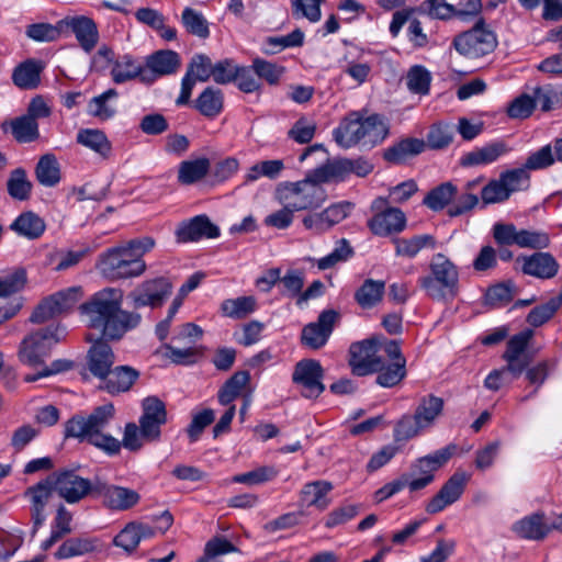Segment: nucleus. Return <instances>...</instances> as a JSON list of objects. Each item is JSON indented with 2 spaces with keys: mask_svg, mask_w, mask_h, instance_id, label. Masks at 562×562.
<instances>
[{
  "mask_svg": "<svg viewBox=\"0 0 562 562\" xmlns=\"http://www.w3.org/2000/svg\"><path fill=\"white\" fill-rule=\"evenodd\" d=\"M78 310L86 326L98 333L94 339L119 341L139 322L137 314L122 308V292L114 288L95 292Z\"/></svg>",
  "mask_w": 562,
  "mask_h": 562,
  "instance_id": "nucleus-1",
  "label": "nucleus"
},
{
  "mask_svg": "<svg viewBox=\"0 0 562 562\" xmlns=\"http://www.w3.org/2000/svg\"><path fill=\"white\" fill-rule=\"evenodd\" d=\"M53 491L68 504H76L89 494L95 495V481L79 476L75 470L63 469L27 487L24 496L31 501L32 536H35L46 520L45 507Z\"/></svg>",
  "mask_w": 562,
  "mask_h": 562,
  "instance_id": "nucleus-2",
  "label": "nucleus"
},
{
  "mask_svg": "<svg viewBox=\"0 0 562 562\" xmlns=\"http://www.w3.org/2000/svg\"><path fill=\"white\" fill-rule=\"evenodd\" d=\"M114 414L115 408L112 403L97 406L88 416L76 414L65 424V437L88 441L108 456L119 454L121 441L102 432L114 418Z\"/></svg>",
  "mask_w": 562,
  "mask_h": 562,
  "instance_id": "nucleus-3",
  "label": "nucleus"
},
{
  "mask_svg": "<svg viewBox=\"0 0 562 562\" xmlns=\"http://www.w3.org/2000/svg\"><path fill=\"white\" fill-rule=\"evenodd\" d=\"M389 135V125L379 114L362 117L352 112L334 128L333 137L338 146L348 149L356 145L373 148L381 144Z\"/></svg>",
  "mask_w": 562,
  "mask_h": 562,
  "instance_id": "nucleus-4",
  "label": "nucleus"
},
{
  "mask_svg": "<svg viewBox=\"0 0 562 562\" xmlns=\"http://www.w3.org/2000/svg\"><path fill=\"white\" fill-rule=\"evenodd\" d=\"M97 269L109 280H119L140 274V239L134 238L100 254Z\"/></svg>",
  "mask_w": 562,
  "mask_h": 562,
  "instance_id": "nucleus-5",
  "label": "nucleus"
},
{
  "mask_svg": "<svg viewBox=\"0 0 562 562\" xmlns=\"http://www.w3.org/2000/svg\"><path fill=\"white\" fill-rule=\"evenodd\" d=\"M430 273L418 278L419 286L432 300L442 301L447 295L456 296L459 286L458 267L443 254L431 257Z\"/></svg>",
  "mask_w": 562,
  "mask_h": 562,
  "instance_id": "nucleus-6",
  "label": "nucleus"
},
{
  "mask_svg": "<svg viewBox=\"0 0 562 562\" xmlns=\"http://www.w3.org/2000/svg\"><path fill=\"white\" fill-rule=\"evenodd\" d=\"M276 195L282 205H288L294 212L316 210L327 199L326 190L312 177L311 171L303 180L280 183Z\"/></svg>",
  "mask_w": 562,
  "mask_h": 562,
  "instance_id": "nucleus-7",
  "label": "nucleus"
},
{
  "mask_svg": "<svg viewBox=\"0 0 562 562\" xmlns=\"http://www.w3.org/2000/svg\"><path fill=\"white\" fill-rule=\"evenodd\" d=\"M66 335V327L61 324H50L30 333L20 345V361L30 367L44 364L53 348L64 340Z\"/></svg>",
  "mask_w": 562,
  "mask_h": 562,
  "instance_id": "nucleus-8",
  "label": "nucleus"
},
{
  "mask_svg": "<svg viewBox=\"0 0 562 562\" xmlns=\"http://www.w3.org/2000/svg\"><path fill=\"white\" fill-rule=\"evenodd\" d=\"M498 45L495 32L480 18L468 31L454 36L452 46L469 59L482 58L492 54Z\"/></svg>",
  "mask_w": 562,
  "mask_h": 562,
  "instance_id": "nucleus-9",
  "label": "nucleus"
},
{
  "mask_svg": "<svg viewBox=\"0 0 562 562\" xmlns=\"http://www.w3.org/2000/svg\"><path fill=\"white\" fill-rule=\"evenodd\" d=\"M456 451L457 445L450 443L414 461L411 464L409 472L402 474L407 479L409 491L416 492L428 486L435 479V472L447 463Z\"/></svg>",
  "mask_w": 562,
  "mask_h": 562,
  "instance_id": "nucleus-10",
  "label": "nucleus"
},
{
  "mask_svg": "<svg viewBox=\"0 0 562 562\" xmlns=\"http://www.w3.org/2000/svg\"><path fill=\"white\" fill-rule=\"evenodd\" d=\"M82 296L81 286H70L43 299L30 316L33 324H43L49 319L69 313Z\"/></svg>",
  "mask_w": 562,
  "mask_h": 562,
  "instance_id": "nucleus-11",
  "label": "nucleus"
},
{
  "mask_svg": "<svg viewBox=\"0 0 562 562\" xmlns=\"http://www.w3.org/2000/svg\"><path fill=\"white\" fill-rule=\"evenodd\" d=\"M324 369L318 360L302 359L295 363L292 382L300 389V394L307 400H315L325 391Z\"/></svg>",
  "mask_w": 562,
  "mask_h": 562,
  "instance_id": "nucleus-12",
  "label": "nucleus"
},
{
  "mask_svg": "<svg viewBox=\"0 0 562 562\" xmlns=\"http://www.w3.org/2000/svg\"><path fill=\"white\" fill-rule=\"evenodd\" d=\"M378 339L370 338L351 344L349 366L357 376H366L380 369L382 357L378 355Z\"/></svg>",
  "mask_w": 562,
  "mask_h": 562,
  "instance_id": "nucleus-13",
  "label": "nucleus"
},
{
  "mask_svg": "<svg viewBox=\"0 0 562 562\" xmlns=\"http://www.w3.org/2000/svg\"><path fill=\"white\" fill-rule=\"evenodd\" d=\"M339 314L335 310H325L319 315L316 322L308 323L302 329L301 342L303 346L313 350L324 347L335 327Z\"/></svg>",
  "mask_w": 562,
  "mask_h": 562,
  "instance_id": "nucleus-14",
  "label": "nucleus"
},
{
  "mask_svg": "<svg viewBox=\"0 0 562 562\" xmlns=\"http://www.w3.org/2000/svg\"><path fill=\"white\" fill-rule=\"evenodd\" d=\"M167 423L165 403L156 396L143 400V442L159 441L161 426Z\"/></svg>",
  "mask_w": 562,
  "mask_h": 562,
  "instance_id": "nucleus-15",
  "label": "nucleus"
},
{
  "mask_svg": "<svg viewBox=\"0 0 562 562\" xmlns=\"http://www.w3.org/2000/svg\"><path fill=\"white\" fill-rule=\"evenodd\" d=\"M181 66L180 55L171 49H160L146 58L143 82L151 83L157 77L176 74Z\"/></svg>",
  "mask_w": 562,
  "mask_h": 562,
  "instance_id": "nucleus-16",
  "label": "nucleus"
},
{
  "mask_svg": "<svg viewBox=\"0 0 562 562\" xmlns=\"http://www.w3.org/2000/svg\"><path fill=\"white\" fill-rule=\"evenodd\" d=\"M59 27H63V33L68 31L74 33L86 53H90L99 41L95 22L86 15L66 16L59 21Z\"/></svg>",
  "mask_w": 562,
  "mask_h": 562,
  "instance_id": "nucleus-17",
  "label": "nucleus"
},
{
  "mask_svg": "<svg viewBox=\"0 0 562 562\" xmlns=\"http://www.w3.org/2000/svg\"><path fill=\"white\" fill-rule=\"evenodd\" d=\"M468 480L469 476L464 472H456L428 502L426 512L431 515L437 514L456 503L463 494Z\"/></svg>",
  "mask_w": 562,
  "mask_h": 562,
  "instance_id": "nucleus-18",
  "label": "nucleus"
},
{
  "mask_svg": "<svg viewBox=\"0 0 562 562\" xmlns=\"http://www.w3.org/2000/svg\"><path fill=\"white\" fill-rule=\"evenodd\" d=\"M367 224L373 235L387 237L405 229L406 216L397 207H386L374 214Z\"/></svg>",
  "mask_w": 562,
  "mask_h": 562,
  "instance_id": "nucleus-19",
  "label": "nucleus"
},
{
  "mask_svg": "<svg viewBox=\"0 0 562 562\" xmlns=\"http://www.w3.org/2000/svg\"><path fill=\"white\" fill-rule=\"evenodd\" d=\"M87 340L92 342L88 352L90 372L97 378L106 379L114 363V353L109 345L111 340L94 339L92 334L87 336Z\"/></svg>",
  "mask_w": 562,
  "mask_h": 562,
  "instance_id": "nucleus-20",
  "label": "nucleus"
},
{
  "mask_svg": "<svg viewBox=\"0 0 562 562\" xmlns=\"http://www.w3.org/2000/svg\"><path fill=\"white\" fill-rule=\"evenodd\" d=\"M512 150L513 148L505 140H493L482 147H476L465 153L460 159V165L462 167L491 165L501 157L508 155Z\"/></svg>",
  "mask_w": 562,
  "mask_h": 562,
  "instance_id": "nucleus-21",
  "label": "nucleus"
},
{
  "mask_svg": "<svg viewBox=\"0 0 562 562\" xmlns=\"http://www.w3.org/2000/svg\"><path fill=\"white\" fill-rule=\"evenodd\" d=\"M95 496L102 497L106 507L116 510L128 509L139 499L137 492L126 487L109 485L100 480H95Z\"/></svg>",
  "mask_w": 562,
  "mask_h": 562,
  "instance_id": "nucleus-22",
  "label": "nucleus"
},
{
  "mask_svg": "<svg viewBox=\"0 0 562 562\" xmlns=\"http://www.w3.org/2000/svg\"><path fill=\"white\" fill-rule=\"evenodd\" d=\"M179 243L198 241L202 238H216L220 228L206 215H196L190 221L182 222L176 231Z\"/></svg>",
  "mask_w": 562,
  "mask_h": 562,
  "instance_id": "nucleus-23",
  "label": "nucleus"
},
{
  "mask_svg": "<svg viewBox=\"0 0 562 562\" xmlns=\"http://www.w3.org/2000/svg\"><path fill=\"white\" fill-rule=\"evenodd\" d=\"M521 261V271L538 279H551L559 271V263L550 252L536 251L529 256L518 258Z\"/></svg>",
  "mask_w": 562,
  "mask_h": 562,
  "instance_id": "nucleus-24",
  "label": "nucleus"
},
{
  "mask_svg": "<svg viewBox=\"0 0 562 562\" xmlns=\"http://www.w3.org/2000/svg\"><path fill=\"white\" fill-rule=\"evenodd\" d=\"M45 64L35 58H29L20 63L12 71V82L22 90H34L41 83V75Z\"/></svg>",
  "mask_w": 562,
  "mask_h": 562,
  "instance_id": "nucleus-25",
  "label": "nucleus"
},
{
  "mask_svg": "<svg viewBox=\"0 0 562 562\" xmlns=\"http://www.w3.org/2000/svg\"><path fill=\"white\" fill-rule=\"evenodd\" d=\"M513 530L522 539L539 541L548 536L551 526L546 521L543 513H533L516 521Z\"/></svg>",
  "mask_w": 562,
  "mask_h": 562,
  "instance_id": "nucleus-26",
  "label": "nucleus"
},
{
  "mask_svg": "<svg viewBox=\"0 0 562 562\" xmlns=\"http://www.w3.org/2000/svg\"><path fill=\"white\" fill-rule=\"evenodd\" d=\"M425 148L426 143L424 139L407 137L387 147L383 151V158L392 165H402L408 158L423 153Z\"/></svg>",
  "mask_w": 562,
  "mask_h": 562,
  "instance_id": "nucleus-27",
  "label": "nucleus"
},
{
  "mask_svg": "<svg viewBox=\"0 0 562 562\" xmlns=\"http://www.w3.org/2000/svg\"><path fill=\"white\" fill-rule=\"evenodd\" d=\"M333 488V484L328 481L318 480L308 482L304 484L301 490L300 501L307 507L314 506L324 510L330 502L326 496Z\"/></svg>",
  "mask_w": 562,
  "mask_h": 562,
  "instance_id": "nucleus-28",
  "label": "nucleus"
},
{
  "mask_svg": "<svg viewBox=\"0 0 562 562\" xmlns=\"http://www.w3.org/2000/svg\"><path fill=\"white\" fill-rule=\"evenodd\" d=\"M395 246V255L408 259L415 258L424 248L435 249L437 240L430 234L415 235L411 238L395 237L392 239Z\"/></svg>",
  "mask_w": 562,
  "mask_h": 562,
  "instance_id": "nucleus-29",
  "label": "nucleus"
},
{
  "mask_svg": "<svg viewBox=\"0 0 562 562\" xmlns=\"http://www.w3.org/2000/svg\"><path fill=\"white\" fill-rule=\"evenodd\" d=\"M173 289L172 282L166 277H158L143 283V305L153 308L161 306Z\"/></svg>",
  "mask_w": 562,
  "mask_h": 562,
  "instance_id": "nucleus-30",
  "label": "nucleus"
},
{
  "mask_svg": "<svg viewBox=\"0 0 562 562\" xmlns=\"http://www.w3.org/2000/svg\"><path fill=\"white\" fill-rule=\"evenodd\" d=\"M46 228L42 217L32 211L21 213L10 225V229L30 240L40 238Z\"/></svg>",
  "mask_w": 562,
  "mask_h": 562,
  "instance_id": "nucleus-31",
  "label": "nucleus"
},
{
  "mask_svg": "<svg viewBox=\"0 0 562 562\" xmlns=\"http://www.w3.org/2000/svg\"><path fill=\"white\" fill-rule=\"evenodd\" d=\"M458 187L451 181L442 182L432 188L424 198L423 204L432 212H440L449 209L457 196Z\"/></svg>",
  "mask_w": 562,
  "mask_h": 562,
  "instance_id": "nucleus-32",
  "label": "nucleus"
},
{
  "mask_svg": "<svg viewBox=\"0 0 562 562\" xmlns=\"http://www.w3.org/2000/svg\"><path fill=\"white\" fill-rule=\"evenodd\" d=\"M312 177L322 186L331 181H345L350 175L347 158L328 159L322 166L311 170Z\"/></svg>",
  "mask_w": 562,
  "mask_h": 562,
  "instance_id": "nucleus-33",
  "label": "nucleus"
},
{
  "mask_svg": "<svg viewBox=\"0 0 562 562\" xmlns=\"http://www.w3.org/2000/svg\"><path fill=\"white\" fill-rule=\"evenodd\" d=\"M98 540L88 537H74L65 540L54 553L56 560L81 557L97 550Z\"/></svg>",
  "mask_w": 562,
  "mask_h": 562,
  "instance_id": "nucleus-34",
  "label": "nucleus"
},
{
  "mask_svg": "<svg viewBox=\"0 0 562 562\" xmlns=\"http://www.w3.org/2000/svg\"><path fill=\"white\" fill-rule=\"evenodd\" d=\"M385 282L383 280L366 279L355 292V301L363 310L376 306L384 296Z\"/></svg>",
  "mask_w": 562,
  "mask_h": 562,
  "instance_id": "nucleus-35",
  "label": "nucleus"
},
{
  "mask_svg": "<svg viewBox=\"0 0 562 562\" xmlns=\"http://www.w3.org/2000/svg\"><path fill=\"white\" fill-rule=\"evenodd\" d=\"M445 402L441 397L432 394L420 397L415 409L416 419L419 426L431 427L443 411Z\"/></svg>",
  "mask_w": 562,
  "mask_h": 562,
  "instance_id": "nucleus-36",
  "label": "nucleus"
},
{
  "mask_svg": "<svg viewBox=\"0 0 562 562\" xmlns=\"http://www.w3.org/2000/svg\"><path fill=\"white\" fill-rule=\"evenodd\" d=\"M224 95L218 88L206 87L195 99V109L204 116L214 119L223 111Z\"/></svg>",
  "mask_w": 562,
  "mask_h": 562,
  "instance_id": "nucleus-37",
  "label": "nucleus"
},
{
  "mask_svg": "<svg viewBox=\"0 0 562 562\" xmlns=\"http://www.w3.org/2000/svg\"><path fill=\"white\" fill-rule=\"evenodd\" d=\"M37 181L47 188L57 186L60 181V166L54 154L43 155L35 168Z\"/></svg>",
  "mask_w": 562,
  "mask_h": 562,
  "instance_id": "nucleus-38",
  "label": "nucleus"
},
{
  "mask_svg": "<svg viewBox=\"0 0 562 562\" xmlns=\"http://www.w3.org/2000/svg\"><path fill=\"white\" fill-rule=\"evenodd\" d=\"M379 367L380 369L374 372L378 374L375 382L382 387H394L407 375L406 363L403 362H390L386 364L382 358Z\"/></svg>",
  "mask_w": 562,
  "mask_h": 562,
  "instance_id": "nucleus-39",
  "label": "nucleus"
},
{
  "mask_svg": "<svg viewBox=\"0 0 562 562\" xmlns=\"http://www.w3.org/2000/svg\"><path fill=\"white\" fill-rule=\"evenodd\" d=\"M11 134L20 144L35 142L40 138L38 123L27 115H21L10 122Z\"/></svg>",
  "mask_w": 562,
  "mask_h": 562,
  "instance_id": "nucleus-40",
  "label": "nucleus"
},
{
  "mask_svg": "<svg viewBox=\"0 0 562 562\" xmlns=\"http://www.w3.org/2000/svg\"><path fill=\"white\" fill-rule=\"evenodd\" d=\"M77 142L105 158L111 151L106 135L100 130L85 128L77 134Z\"/></svg>",
  "mask_w": 562,
  "mask_h": 562,
  "instance_id": "nucleus-41",
  "label": "nucleus"
},
{
  "mask_svg": "<svg viewBox=\"0 0 562 562\" xmlns=\"http://www.w3.org/2000/svg\"><path fill=\"white\" fill-rule=\"evenodd\" d=\"M257 307L254 296H239L237 299L224 300L221 304V311L224 316L241 319L255 312Z\"/></svg>",
  "mask_w": 562,
  "mask_h": 562,
  "instance_id": "nucleus-42",
  "label": "nucleus"
},
{
  "mask_svg": "<svg viewBox=\"0 0 562 562\" xmlns=\"http://www.w3.org/2000/svg\"><path fill=\"white\" fill-rule=\"evenodd\" d=\"M210 170L207 158L186 160L180 164L178 180L183 184H192L206 176Z\"/></svg>",
  "mask_w": 562,
  "mask_h": 562,
  "instance_id": "nucleus-43",
  "label": "nucleus"
},
{
  "mask_svg": "<svg viewBox=\"0 0 562 562\" xmlns=\"http://www.w3.org/2000/svg\"><path fill=\"white\" fill-rule=\"evenodd\" d=\"M32 183L27 180L26 171L23 168H16L11 171L7 181L9 195L18 201H26L31 196Z\"/></svg>",
  "mask_w": 562,
  "mask_h": 562,
  "instance_id": "nucleus-44",
  "label": "nucleus"
},
{
  "mask_svg": "<svg viewBox=\"0 0 562 562\" xmlns=\"http://www.w3.org/2000/svg\"><path fill=\"white\" fill-rule=\"evenodd\" d=\"M144 518L146 524H143V539L164 535L173 522V517L168 509H164L158 514H147Z\"/></svg>",
  "mask_w": 562,
  "mask_h": 562,
  "instance_id": "nucleus-45",
  "label": "nucleus"
},
{
  "mask_svg": "<svg viewBox=\"0 0 562 562\" xmlns=\"http://www.w3.org/2000/svg\"><path fill=\"white\" fill-rule=\"evenodd\" d=\"M137 376L138 372L130 367H116L113 371L111 370L106 378V389L111 393L125 392L132 386Z\"/></svg>",
  "mask_w": 562,
  "mask_h": 562,
  "instance_id": "nucleus-46",
  "label": "nucleus"
},
{
  "mask_svg": "<svg viewBox=\"0 0 562 562\" xmlns=\"http://www.w3.org/2000/svg\"><path fill=\"white\" fill-rule=\"evenodd\" d=\"M431 82L430 72L420 65L411 67L406 75L407 89L415 94L426 95L429 93Z\"/></svg>",
  "mask_w": 562,
  "mask_h": 562,
  "instance_id": "nucleus-47",
  "label": "nucleus"
},
{
  "mask_svg": "<svg viewBox=\"0 0 562 562\" xmlns=\"http://www.w3.org/2000/svg\"><path fill=\"white\" fill-rule=\"evenodd\" d=\"M143 24L148 25L165 41H173L177 30L166 24V18L157 10L143 8Z\"/></svg>",
  "mask_w": 562,
  "mask_h": 562,
  "instance_id": "nucleus-48",
  "label": "nucleus"
},
{
  "mask_svg": "<svg viewBox=\"0 0 562 562\" xmlns=\"http://www.w3.org/2000/svg\"><path fill=\"white\" fill-rule=\"evenodd\" d=\"M181 21L188 33L203 40L210 36L209 22L201 12L186 8L181 14Z\"/></svg>",
  "mask_w": 562,
  "mask_h": 562,
  "instance_id": "nucleus-49",
  "label": "nucleus"
},
{
  "mask_svg": "<svg viewBox=\"0 0 562 562\" xmlns=\"http://www.w3.org/2000/svg\"><path fill=\"white\" fill-rule=\"evenodd\" d=\"M117 97L115 89H108L103 93L93 97L88 104L90 115L100 120H109L115 114V109L110 105L109 101Z\"/></svg>",
  "mask_w": 562,
  "mask_h": 562,
  "instance_id": "nucleus-50",
  "label": "nucleus"
},
{
  "mask_svg": "<svg viewBox=\"0 0 562 562\" xmlns=\"http://www.w3.org/2000/svg\"><path fill=\"white\" fill-rule=\"evenodd\" d=\"M111 75L115 83H124L140 75V64L125 55L113 64Z\"/></svg>",
  "mask_w": 562,
  "mask_h": 562,
  "instance_id": "nucleus-51",
  "label": "nucleus"
},
{
  "mask_svg": "<svg viewBox=\"0 0 562 562\" xmlns=\"http://www.w3.org/2000/svg\"><path fill=\"white\" fill-rule=\"evenodd\" d=\"M278 475V470L272 465H263L251 471L236 474L232 477V482L246 484V485H259L269 481H272Z\"/></svg>",
  "mask_w": 562,
  "mask_h": 562,
  "instance_id": "nucleus-52",
  "label": "nucleus"
},
{
  "mask_svg": "<svg viewBox=\"0 0 562 562\" xmlns=\"http://www.w3.org/2000/svg\"><path fill=\"white\" fill-rule=\"evenodd\" d=\"M562 305V296L561 297H551L543 304H540L533 307L528 316L527 323L533 327H539L547 323L549 319L553 317L557 311Z\"/></svg>",
  "mask_w": 562,
  "mask_h": 562,
  "instance_id": "nucleus-53",
  "label": "nucleus"
},
{
  "mask_svg": "<svg viewBox=\"0 0 562 562\" xmlns=\"http://www.w3.org/2000/svg\"><path fill=\"white\" fill-rule=\"evenodd\" d=\"M251 69L260 79L266 80L271 86L278 85L285 72L283 66L260 57L252 60Z\"/></svg>",
  "mask_w": 562,
  "mask_h": 562,
  "instance_id": "nucleus-54",
  "label": "nucleus"
},
{
  "mask_svg": "<svg viewBox=\"0 0 562 562\" xmlns=\"http://www.w3.org/2000/svg\"><path fill=\"white\" fill-rule=\"evenodd\" d=\"M175 364L190 366L195 363L198 351L194 347L176 348L170 344H164L157 351Z\"/></svg>",
  "mask_w": 562,
  "mask_h": 562,
  "instance_id": "nucleus-55",
  "label": "nucleus"
},
{
  "mask_svg": "<svg viewBox=\"0 0 562 562\" xmlns=\"http://www.w3.org/2000/svg\"><path fill=\"white\" fill-rule=\"evenodd\" d=\"M454 130L449 124H434L426 138V146L431 149H442L448 147L453 140Z\"/></svg>",
  "mask_w": 562,
  "mask_h": 562,
  "instance_id": "nucleus-56",
  "label": "nucleus"
},
{
  "mask_svg": "<svg viewBox=\"0 0 562 562\" xmlns=\"http://www.w3.org/2000/svg\"><path fill=\"white\" fill-rule=\"evenodd\" d=\"M213 63L205 54H194L188 64L186 74L194 80L206 82L212 78Z\"/></svg>",
  "mask_w": 562,
  "mask_h": 562,
  "instance_id": "nucleus-57",
  "label": "nucleus"
},
{
  "mask_svg": "<svg viewBox=\"0 0 562 562\" xmlns=\"http://www.w3.org/2000/svg\"><path fill=\"white\" fill-rule=\"evenodd\" d=\"M538 103V100L535 95H529L527 93H521L517 98H515L507 106V115L510 119H518L524 120L529 117L533 110L536 109V105Z\"/></svg>",
  "mask_w": 562,
  "mask_h": 562,
  "instance_id": "nucleus-58",
  "label": "nucleus"
},
{
  "mask_svg": "<svg viewBox=\"0 0 562 562\" xmlns=\"http://www.w3.org/2000/svg\"><path fill=\"white\" fill-rule=\"evenodd\" d=\"M505 189L508 190V194L512 195L514 192L525 190L529 187L530 176L525 167L509 169L499 175Z\"/></svg>",
  "mask_w": 562,
  "mask_h": 562,
  "instance_id": "nucleus-59",
  "label": "nucleus"
},
{
  "mask_svg": "<svg viewBox=\"0 0 562 562\" xmlns=\"http://www.w3.org/2000/svg\"><path fill=\"white\" fill-rule=\"evenodd\" d=\"M25 34L36 42H53L63 34V27H59V21L55 25L49 23H34L26 27Z\"/></svg>",
  "mask_w": 562,
  "mask_h": 562,
  "instance_id": "nucleus-60",
  "label": "nucleus"
},
{
  "mask_svg": "<svg viewBox=\"0 0 562 562\" xmlns=\"http://www.w3.org/2000/svg\"><path fill=\"white\" fill-rule=\"evenodd\" d=\"M324 0H293L292 15L295 19L305 18L312 23L321 20V4Z\"/></svg>",
  "mask_w": 562,
  "mask_h": 562,
  "instance_id": "nucleus-61",
  "label": "nucleus"
},
{
  "mask_svg": "<svg viewBox=\"0 0 562 562\" xmlns=\"http://www.w3.org/2000/svg\"><path fill=\"white\" fill-rule=\"evenodd\" d=\"M492 235L495 243L501 246H519L520 229L512 223L497 222L493 225Z\"/></svg>",
  "mask_w": 562,
  "mask_h": 562,
  "instance_id": "nucleus-62",
  "label": "nucleus"
},
{
  "mask_svg": "<svg viewBox=\"0 0 562 562\" xmlns=\"http://www.w3.org/2000/svg\"><path fill=\"white\" fill-rule=\"evenodd\" d=\"M140 542V525L130 522L114 538V544L122 548L127 553L133 552Z\"/></svg>",
  "mask_w": 562,
  "mask_h": 562,
  "instance_id": "nucleus-63",
  "label": "nucleus"
},
{
  "mask_svg": "<svg viewBox=\"0 0 562 562\" xmlns=\"http://www.w3.org/2000/svg\"><path fill=\"white\" fill-rule=\"evenodd\" d=\"M353 255V250L349 241L345 238L340 239L335 249L327 256L318 259L317 267L319 270H327L333 268L340 261H346Z\"/></svg>",
  "mask_w": 562,
  "mask_h": 562,
  "instance_id": "nucleus-64",
  "label": "nucleus"
}]
</instances>
